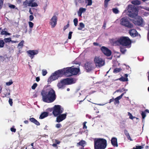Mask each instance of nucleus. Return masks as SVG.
I'll list each match as a JSON object with an SVG mask.
<instances>
[{"mask_svg": "<svg viewBox=\"0 0 149 149\" xmlns=\"http://www.w3.org/2000/svg\"><path fill=\"white\" fill-rule=\"evenodd\" d=\"M41 94L42 96V100L45 102H52L55 100L56 98L55 91L51 88L43 90Z\"/></svg>", "mask_w": 149, "mask_h": 149, "instance_id": "1", "label": "nucleus"}, {"mask_svg": "<svg viewBox=\"0 0 149 149\" xmlns=\"http://www.w3.org/2000/svg\"><path fill=\"white\" fill-rule=\"evenodd\" d=\"M94 149H105L107 146V141L104 139L95 138L94 139Z\"/></svg>", "mask_w": 149, "mask_h": 149, "instance_id": "2", "label": "nucleus"}, {"mask_svg": "<svg viewBox=\"0 0 149 149\" xmlns=\"http://www.w3.org/2000/svg\"><path fill=\"white\" fill-rule=\"evenodd\" d=\"M114 43L117 45H121L128 46L131 44V41L128 37L122 36L118 38L117 40L114 41Z\"/></svg>", "mask_w": 149, "mask_h": 149, "instance_id": "3", "label": "nucleus"}, {"mask_svg": "<svg viewBox=\"0 0 149 149\" xmlns=\"http://www.w3.org/2000/svg\"><path fill=\"white\" fill-rule=\"evenodd\" d=\"M63 69L65 75L68 77L76 75L80 71V69L79 68H74L73 66L64 68Z\"/></svg>", "mask_w": 149, "mask_h": 149, "instance_id": "4", "label": "nucleus"}, {"mask_svg": "<svg viewBox=\"0 0 149 149\" xmlns=\"http://www.w3.org/2000/svg\"><path fill=\"white\" fill-rule=\"evenodd\" d=\"M64 71L63 68L55 71L54 73L52 74L48 79V82L51 83L52 81L58 79L59 77H61L64 75H65Z\"/></svg>", "mask_w": 149, "mask_h": 149, "instance_id": "5", "label": "nucleus"}, {"mask_svg": "<svg viewBox=\"0 0 149 149\" xmlns=\"http://www.w3.org/2000/svg\"><path fill=\"white\" fill-rule=\"evenodd\" d=\"M129 12L128 16L131 18H135L138 14V9L132 5H129L127 8Z\"/></svg>", "mask_w": 149, "mask_h": 149, "instance_id": "6", "label": "nucleus"}, {"mask_svg": "<svg viewBox=\"0 0 149 149\" xmlns=\"http://www.w3.org/2000/svg\"><path fill=\"white\" fill-rule=\"evenodd\" d=\"M50 111H52V113L55 117H56L63 112V110L61 109V106L59 105H55L50 109Z\"/></svg>", "mask_w": 149, "mask_h": 149, "instance_id": "7", "label": "nucleus"}, {"mask_svg": "<svg viewBox=\"0 0 149 149\" xmlns=\"http://www.w3.org/2000/svg\"><path fill=\"white\" fill-rule=\"evenodd\" d=\"M120 24L123 26L128 28L133 27V25L130 23L127 17H124L120 20Z\"/></svg>", "mask_w": 149, "mask_h": 149, "instance_id": "8", "label": "nucleus"}, {"mask_svg": "<svg viewBox=\"0 0 149 149\" xmlns=\"http://www.w3.org/2000/svg\"><path fill=\"white\" fill-rule=\"evenodd\" d=\"M95 64L97 67H100L103 66L105 63L104 61L100 57L95 56L94 60Z\"/></svg>", "mask_w": 149, "mask_h": 149, "instance_id": "9", "label": "nucleus"}, {"mask_svg": "<svg viewBox=\"0 0 149 149\" xmlns=\"http://www.w3.org/2000/svg\"><path fill=\"white\" fill-rule=\"evenodd\" d=\"M35 0H26L23 2V5L24 7L25 8L27 6H31L32 7H36L38 6V4L36 2H34Z\"/></svg>", "mask_w": 149, "mask_h": 149, "instance_id": "10", "label": "nucleus"}, {"mask_svg": "<svg viewBox=\"0 0 149 149\" xmlns=\"http://www.w3.org/2000/svg\"><path fill=\"white\" fill-rule=\"evenodd\" d=\"M93 63L91 61H87L84 65V68L87 72L91 71L93 68Z\"/></svg>", "mask_w": 149, "mask_h": 149, "instance_id": "11", "label": "nucleus"}, {"mask_svg": "<svg viewBox=\"0 0 149 149\" xmlns=\"http://www.w3.org/2000/svg\"><path fill=\"white\" fill-rule=\"evenodd\" d=\"M58 18L56 15H54L50 19L49 24L52 28H54L57 24Z\"/></svg>", "mask_w": 149, "mask_h": 149, "instance_id": "12", "label": "nucleus"}, {"mask_svg": "<svg viewBox=\"0 0 149 149\" xmlns=\"http://www.w3.org/2000/svg\"><path fill=\"white\" fill-rule=\"evenodd\" d=\"M101 49L102 52L106 56H109L111 55V51L107 48L102 46L101 48Z\"/></svg>", "mask_w": 149, "mask_h": 149, "instance_id": "13", "label": "nucleus"}, {"mask_svg": "<svg viewBox=\"0 0 149 149\" xmlns=\"http://www.w3.org/2000/svg\"><path fill=\"white\" fill-rule=\"evenodd\" d=\"M67 113L63 114H60L57 116L56 121L58 123H60L65 120L66 118Z\"/></svg>", "mask_w": 149, "mask_h": 149, "instance_id": "14", "label": "nucleus"}, {"mask_svg": "<svg viewBox=\"0 0 149 149\" xmlns=\"http://www.w3.org/2000/svg\"><path fill=\"white\" fill-rule=\"evenodd\" d=\"M27 53L29 56L32 59L35 55L37 54L38 53V51L35 50H29L27 51Z\"/></svg>", "mask_w": 149, "mask_h": 149, "instance_id": "15", "label": "nucleus"}, {"mask_svg": "<svg viewBox=\"0 0 149 149\" xmlns=\"http://www.w3.org/2000/svg\"><path fill=\"white\" fill-rule=\"evenodd\" d=\"M66 85H70L75 83L73 78H66L63 79Z\"/></svg>", "mask_w": 149, "mask_h": 149, "instance_id": "16", "label": "nucleus"}, {"mask_svg": "<svg viewBox=\"0 0 149 149\" xmlns=\"http://www.w3.org/2000/svg\"><path fill=\"white\" fill-rule=\"evenodd\" d=\"M65 82L63 79L60 82H58L57 84V86L59 88H63L66 85Z\"/></svg>", "mask_w": 149, "mask_h": 149, "instance_id": "17", "label": "nucleus"}, {"mask_svg": "<svg viewBox=\"0 0 149 149\" xmlns=\"http://www.w3.org/2000/svg\"><path fill=\"white\" fill-rule=\"evenodd\" d=\"M126 92L123 93L120 96H118L114 99V104H119V100H120L123 97V96L125 93Z\"/></svg>", "mask_w": 149, "mask_h": 149, "instance_id": "18", "label": "nucleus"}, {"mask_svg": "<svg viewBox=\"0 0 149 149\" xmlns=\"http://www.w3.org/2000/svg\"><path fill=\"white\" fill-rule=\"evenodd\" d=\"M111 142L112 145L114 147L118 146L117 139L116 137H112L111 140Z\"/></svg>", "mask_w": 149, "mask_h": 149, "instance_id": "19", "label": "nucleus"}, {"mask_svg": "<svg viewBox=\"0 0 149 149\" xmlns=\"http://www.w3.org/2000/svg\"><path fill=\"white\" fill-rule=\"evenodd\" d=\"M129 33L131 36L134 37L137 36L138 32L135 29H132L130 31Z\"/></svg>", "mask_w": 149, "mask_h": 149, "instance_id": "20", "label": "nucleus"}, {"mask_svg": "<svg viewBox=\"0 0 149 149\" xmlns=\"http://www.w3.org/2000/svg\"><path fill=\"white\" fill-rule=\"evenodd\" d=\"M135 24L136 25L139 26L143 24V19L141 17H139L138 18L136 21H135Z\"/></svg>", "mask_w": 149, "mask_h": 149, "instance_id": "21", "label": "nucleus"}, {"mask_svg": "<svg viewBox=\"0 0 149 149\" xmlns=\"http://www.w3.org/2000/svg\"><path fill=\"white\" fill-rule=\"evenodd\" d=\"M29 119L31 122L33 123L36 125L39 126L40 125V123L35 118H30Z\"/></svg>", "mask_w": 149, "mask_h": 149, "instance_id": "22", "label": "nucleus"}, {"mask_svg": "<svg viewBox=\"0 0 149 149\" xmlns=\"http://www.w3.org/2000/svg\"><path fill=\"white\" fill-rule=\"evenodd\" d=\"M48 115V113L47 112H43L40 116L39 118L42 119L45 117H47Z\"/></svg>", "mask_w": 149, "mask_h": 149, "instance_id": "23", "label": "nucleus"}, {"mask_svg": "<svg viewBox=\"0 0 149 149\" xmlns=\"http://www.w3.org/2000/svg\"><path fill=\"white\" fill-rule=\"evenodd\" d=\"M6 30V28L4 29L3 30H2V31L1 33V35H5L6 36L7 35H10L11 34L10 33H8L6 31H5V30Z\"/></svg>", "mask_w": 149, "mask_h": 149, "instance_id": "24", "label": "nucleus"}, {"mask_svg": "<svg viewBox=\"0 0 149 149\" xmlns=\"http://www.w3.org/2000/svg\"><path fill=\"white\" fill-rule=\"evenodd\" d=\"M132 3L135 5H138L141 4V1L139 0H134L132 1Z\"/></svg>", "mask_w": 149, "mask_h": 149, "instance_id": "25", "label": "nucleus"}, {"mask_svg": "<svg viewBox=\"0 0 149 149\" xmlns=\"http://www.w3.org/2000/svg\"><path fill=\"white\" fill-rule=\"evenodd\" d=\"M86 144V142L85 141L81 140L77 143V144L79 146H81L82 147H84L85 145Z\"/></svg>", "mask_w": 149, "mask_h": 149, "instance_id": "26", "label": "nucleus"}, {"mask_svg": "<svg viewBox=\"0 0 149 149\" xmlns=\"http://www.w3.org/2000/svg\"><path fill=\"white\" fill-rule=\"evenodd\" d=\"M79 27L78 28V30H81L83 28L85 27V25L82 22L79 23Z\"/></svg>", "mask_w": 149, "mask_h": 149, "instance_id": "27", "label": "nucleus"}, {"mask_svg": "<svg viewBox=\"0 0 149 149\" xmlns=\"http://www.w3.org/2000/svg\"><path fill=\"white\" fill-rule=\"evenodd\" d=\"M85 3H87L86 5V6H90L92 4V0H85Z\"/></svg>", "mask_w": 149, "mask_h": 149, "instance_id": "28", "label": "nucleus"}, {"mask_svg": "<svg viewBox=\"0 0 149 149\" xmlns=\"http://www.w3.org/2000/svg\"><path fill=\"white\" fill-rule=\"evenodd\" d=\"M119 80L122 81H128V79L127 78H125L122 77L119 79Z\"/></svg>", "mask_w": 149, "mask_h": 149, "instance_id": "29", "label": "nucleus"}, {"mask_svg": "<svg viewBox=\"0 0 149 149\" xmlns=\"http://www.w3.org/2000/svg\"><path fill=\"white\" fill-rule=\"evenodd\" d=\"M24 42V40H22L21 41V42L19 43L18 46H17V47L18 49H20V48L19 47H20L21 48L23 47V44Z\"/></svg>", "mask_w": 149, "mask_h": 149, "instance_id": "30", "label": "nucleus"}, {"mask_svg": "<svg viewBox=\"0 0 149 149\" xmlns=\"http://www.w3.org/2000/svg\"><path fill=\"white\" fill-rule=\"evenodd\" d=\"M121 68H116L113 70V72L114 73H117L120 72V71H121Z\"/></svg>", "mask_w": 149, "mask_h": 149, "instance_id": "31", "label": "nucleus"}, {"mask_svg": "<svg viewBox=\"0 0 149 149\" xmlns=\"http://www.w3.org/2000/svg\"><path fill=\"white\" fill-rule=\"evenodd\" d=\"M4 40L6 43L10 42L11 41V39L10 38H5Z\"/></svg>", "mask_w": 149, "mask_h": 149, "instance_id": "32", "label": "nucleus"}, {"mask_svg": "<svg viewBox=\"0 0 149 149\" xmlns=\"http://www.w3.org/2000/svg\"><path fill=\"white\" fill-rule=\"evenodd\" d=\"M86 9L85 8H84L82 7H81L79 8V12H80L81 13H83L85 12L86 11Z\"/></svg>", "mask_w": 149, "mask_h": 149, "instance_id": "33", "label": "nucleus"}, {"mask_svg": "<svg viewBox=\"0 0 149 149\" xmlns=\"http://www.w3.org/2000/svg\"><path fill=\"white\" fill-rule=\"evenodd\" d=\"M110 0H104V7L105 8H107L108 5V2L110 1Z\"/></svg>", "mask_w": 149, "mask_h": 149, "instance_id": "34", "label": "nucleus"}, {"mask_svg": "<svg viewBox=\"0 0 149 149\" xmlns=\"http://www.w3.org/2000/svg\"><path fill=\"white\" fill-rule=\"evenodd\" d=\"M5 43L3 40H0V47L2 48L4 47Z\"/></svg>", "mask_w": 149, "mask_h": 149, "instance_id": "35", "label": "nucleus"}, {"mask_svg": "<svg viewBox=\"0 0 149 149\" xmlns=\"http://www.w3.org/2000/svg\"><path fill=\"white\" fill-rule=\"evenodd\" d=\"M113 12L115 14H117L119 13V10L116 8H113L112 9Z\"/></svg>", "mask_w": 149, "mask_h": 149, "instance_id": "36", "label": "nucleus"}, {"mask_svg": "<svg viewBox=\"0 0 149 149\" xmlns=\"http://www.w3.org/2000/svg\"><path fill=\"white\" fill-rule=\"evenodd\" d=\"M74 25L76 26L78 24V20L77 18H75L73 20Z\"/></svg>", "mask_w": 149, "mask_h": 149, "instance_id": "37", "label": "nucleus"}, {"mask_svg": "<svg viewBox=\"0 0 149 149\" xmlns=\"http://www.w3.org/2000/svg\"><path fill=\"white\" fill-rule=\"evenodd\" d=\"M126 49L125 48L123 47H120V52L123 54H124L126 51Z\"/></svg>", "mask_w": 149, "mask_h": 149, "instance_id": "38", "label": "nucleus"}, {"mask_svg": "<svg viewBox=\"0 0 149 149\" xmlns=\"http://www.w3.org/2000/svg\"><path fill=\"white\" fill-rule=\"evenodd\" d=\"M141 115L142 116V118L144 119L146 116V112L145 111H142Z\"/></svg>", "mask_w": 149, "mask_h": 149, "instance_id": "39", "label": "nucleus"}, {"mask_svg": "<svg viewBox=\"0 0 149 149\" xmlns=\"http://www.w3.org/2000/svg\"><path fill=\"white\" fill-rule=\"evenodd\" d=\"M128 116H129V118L130 119L132 120H133L134 118H135V117L133 116H132V115L131 114V113H130L129 112H128Z\"/></svg>", "mask_w": 149, "mask_h": 149, "instance_id": "40", "label": "nucleus"}, {"mask_svg": "<svg viewBox=\"0 0 149 149\" xmlns=\"http://www.w3.org/2000/svg\"><path fill=\"white\" fill-rule=\"evenodd\" d=\"M42 75L43 76H45L47 73V71L45 70H43L42 71Z\"/></svg>", "mask_w": 149, "mask_h": 149, "instance_id": "41", "label": "nucleus"}, {"mask_svg": "<svg viewBox=\"0 0 149 149\" xmlns=\"http://www.w3.org/2000/svg\"><path fill=\"white\" fill-rule=\"evenodd\" d=\"M37 85L38 84L37 83H34L33 85V86H32L31 88L33 90L35 89L36 88V87L37 86Z\"/></svg>", "mask_w": 149, "mask_h": 149, "instance_id": "42", "label": "nucleus"}, {"mask_svg": "<svg viewBox=\"0 0 149 149\" xmlns=\"http://www.w3.org/2000/svg\"><path fill=\"white\" fill-rule=\"evenodd\" d=\"M29 27L30 28H32L34 24L33 22H29Z\"/></svg>", "mask_w": 149, "mask_h": 149, "instance_id": "43", "label": "nucleus"}, {"mask_svg": "<svg viewBox=\"0 0 149 149\" xmlns=\"http://www.w3.org/2000/svg\"><path fill=\"white\" fill-rule=\"evenodd\" d=\"M3 2V0H0V10H1L2 8Z\"/></svg>", "mask_w": 149, "mask_h": 149, "instance_id": "44", "label": "nucleus"}, {"mask_svg": "<svg viewBox=\"0 0 149 149\" xmlns=\"http://www.w3.org/2000/svg\"><path fill=\"white\" fill-rule=\"evenodd\" d=\"M8 6L10 8L14 9L15 8V5L10 4H9Z\"/></svg>", "mask_w": 149, "mask_h": 149, "instance_id": "45", "label": "nucleus"}, {"mask_svg": "<svg viewBox=\"0 0 149 149\" xmlns=\"http://www.w3.org/2000/svg\"><path fill=\"white\" fill-rule=\"evenodd\" d=\"M69 22H68V23L66 25L64 26L63 29L64 31H65L67 28L69 27Z\"/></svg>", "mask_w": 149, "mask_h": 149, "instance_id": "46", "label": "nucleus"}, {"mask_svg": "<svg viewBox=\"0 0 149 149\" xmlns=\"http://www.w3.org/2000/svg\"><path fill=\"white\" fill-rule=\"evenodd\" d=\"M72 31H70L69 32L68 36V39H70L72 37Z\"/></svg>", "mask_w": 149, "mask_h": 149, "instance_id": "47", "label": "nucleus"}, {"mask_svg": "<svg viewBox=\"0 0 149 149\" xmlns=\"http://www.w3.org/2000/svg\"><path fill=\"white\" fill-rule=\"evenodd\" d=\"M62 127V125L60 123H58L56 125V128H59L61 127Z\"/></svg>", "mask_w": 149, "mask_h": 149, "instance_id": "48", "label": "nucleus"}, {"mask_svg": "<svg viewBox=\"0 0 149 149\" xmlns=\"http://www.w3.org/2000/svg\"><path fill=\"white\" fill-rule=\"evenodd\" d=\"M12 99L11 98H9V103L11 106H12L13 105V102L12 101Z\"/></svg>", "mask_w": 149, "mask_h": 149, "instance_id": "49", "label": "nucleus"}, {"mask_svg": "<svg viewBox=\"0 0 149 149\" xmlns=\"http://www.w3.org/2000/svg\"><path fill=\"white\" fill-rule=\"evenodd\" d=\"M55 143L57 145L60 144V143L61 142V141H59L57 139H55Z\"/></svg>", "mask_w": 149, "mask_h": 149, "instance_id": "50", "label": "nucleus"}, {"mask_svg": "<svg viewBox=\"0 0 149 149\" xmlns=\"http://www.w3.org/2000/svg\"><path fill=\"white\" fill-rule=\"evenodd\" d=\"M29 18L30 21H31L33 20L34 19V17L32 15H30L29 17Z\"/></svg>", "mask_w": 149, "mask_h": 149, "instance_id": "51", "label": "nucleus"}, {"mask_svg": "<svg viewBox=\"0 0 149 149\" xmlns=\"http://www.w3.org/2000/svg\"><path fill=\"white\" fill-rule=\"evenodd\" d=\"M13 83V82L12 81H9L8 82H7L6 83V85L7 86H10Z\"/></svg>", "mask_w": 149, "mask_h": 149, "instance_id": "52", "label": "nucleus"}, {"mask_svg": "<svg viewBox=\"0 0 149 149\" xmlns=\"http://www.w3.org/2000/svg\"><path fill=\"white\" fill-rule=\"evenodd\" d=\"M87 123L86 122H84L83 123V128L84 129H86L87 128V127L86 126V124Z\"/></svg>", "mask_w": 149, "mask_h": 149, "instance_id": "53", "label": "nucleus"}, {"mask_svg": "<svg viewBox=\"0 0 149 149\" xmlns=\"http://www.w3.org/2000/svg\"><path fill=\"white\" fill-rule=\"evenodd\" d=\"M124 133L126 136L129 134V133L126 130H124Z\"/></svg>", "mask_w": 149, "mask_h": 149, "instance_id": "54", "label": "nucleus"}, {"mask_svg": "<svg viewBox=\"0 0 149 149\" xmlns=\"http://www.w3.org/2000/svg\"><path fill=\"white\" fill-rule=\"evenodd\" d=\"M10 130L11 132H15L16 131V129L14 128L11 127L10 128Z\"/></svg>", "mask_w": 149, "mask_h": 149, "instance_id": "55", "label": "nucleus"}, {"mask_svg": "<svg viewBox=\"0 0 149 149\" xmlns=\"http://www.w3.org/2000/svg\"><path fill=\"white\" fill-rule=\"evenodd\" d=\"M125 90L124 89V88H123L122 89H119L118 90H117L116 91L118 92H123V91H124Z\"/></svg>", "mask_w": 149, "mask_h": 149, "instance_id": "56", "label": "nucleus"}, {"mask_svg": "<svg viewBox=\"0 0 149 149\" xmlns=\"http://www.w3.org/2000/svg\"><path fill=\"white\" fill-rule=\"evenodd\" d=\"M126 137H127L128 139L130 140V141H132V140L131 139L130 134H129L128 135L126 136Z\"/></svg>", "mask_w": 149, "mask_h": 149, "instance_id": "57", "label": "nucleus"}, {"mask_svg": "<svg viewBox=\"0 0 149 149\" xmlns=\"http://www.w3.org/2000/svg\"><path fill=\"white\" fill-rule=\"evenodd\" d=\"M137 149H141L143 148V147L141 146H136Z\"/></svg>", "mask_w": 149, "mask_h": 149, "instance_id": "58", "label": "nucleus"}, {"mask_svg": "<svg viewBox=\"0 0 149 149\" xmlns=\"http://www.w3.org/2000/svg\"><path fill=\"white\" fill-rule=\"evenodd\" d=\"M20 36L19 35L16 34V35H13V37H15V38H18Z\"/></svg>", "mask_w": 149, "mask_h": 149, "instance_id": "59", "label": "nucleus"}, {"mask_svg": "<svg viewBox=\"0 0 149 149\" xmlns=\"http://www.w3.org/2000/svg\"><path fill=\"white\" fill-rule=\"evenodd\" d=\"M114 101V99L113 98H112L111 99L109 100V103H110L111 102H113Z\"/></svg>", "mask_w": 149, "mask_h": 149, "instance_id": "60", "label": "nucleus"}, {"mask_svg": "<svg viewBox=\"0 0 149 149\" xmlns=\"http://www.w3.org/2000/svg\"><path fill=\"white\" fill-rule=\"evenodd\" d=\"M78 13V15L79 16V17H81V15H82V13H81L80 12H79V11H78V13Z\"/></svg>", "mask_w": 149, "mask_h": 149, "instance_id": "61", "label": "nucleus"}, {"mask_svg": "<svg viewBox=\"0 0 149 149\" xmlns=\"http://www.w3.org/2000/svg\"><path fill=\"white\" fill-rule=\"evenodd\" d=\"M40 80V78L39 77H37L36 78V81L37 82H38Z\"/></svg>", "mask_w": 149, "mask_h": 149, "instance_id": "62", "label": "nucleus"}, {"mask_svg": "<svg viewBox=\"0 0 149 149\" xmlns=\"http://www.w3.org/2000/svg\"><path fill=\"white\" fill-rule=\"evenodd\" d=\"M93 45L94 46H97L98 45V44L97 42H94L93 43Z\"/></svg>", "mask_w": 149, "mask_h": 149, "instance_id": "63", "label": "nucleus"}, {"mask_svg": "<svg viewBox=\"0 0 149 149\" xmlns=\"http://www.w3.org/2000/svg\"><path fill=\"white\" fill-rule=\"evenodd\" d=\"M78 1L80 3H83L84 2V0H79Z\"/></svg>", "mask_w": 149, "mask_h": 149, "instance_id": "64", "label": "nucleus"}]
</instances>
